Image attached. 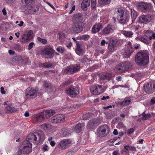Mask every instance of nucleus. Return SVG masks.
Returning a JSON list of instances; mask_svg holds the SVG:
<instances>
[{
    "label": "nucleus",
    "mask_w": 155,
    "mask_h": 155,
    "mask_svg": "<svg viewBox=\"0 0 155 155\" xmlns=\"http://www.w3.org/2000/svg\"><path fill=\"white\" fill-rule=\"evenodd\" d=\"M44 84L47 91L48 92H51L53 91V87L51 84L45 81Z\"/></svg>",
    "instance_id": "obj_28"
},
{
    "label": "nucleus",
    "mask_w": 155,
    "mask_h": 155,
    "mask_svg": "<svg viewBox=\"0 0 155 155\" xmlns=\"http://www.w3.org/2000/svg\"><path fill=\"white\" fill-rule=\"evenodd\" d=\"M71 144L72 142L70 140L63 139L60 142L59 147L61 150H64L70 147Z\"/></svg>",
    "instance_id": "obj_8"
},
{
    "label": "nucleus",
    "mask_w": 155,
    "mask_h": 155,
    "mask_svg": "<svg viewBox=\"0 0 155 155\" xmlns=\"http://www.w3.org/2000/svg\"><path fill=\"white\" fill-rule=\"evenodd\" d=\"M39 93L36 88H31L30 90H26L25 96L27 98H33L37 96L38 93Z\"/></svg>",
    "instance_id": "obj_12"
},
{
    "label": "nucleus",
    "mask_w": 155,
    "mask_h": 155,
    "mask_svg": "<svg viewBox=\"0 0 155 155\" xmlns=\"http://www.w3.org/2000/svg\"><path fill=\"white\" fill-rule=\"evenodd\" d=\"M100 121L99 119H94L90 120L87 125V127L88 129L93 128L94 127L99 124Z\"/></svg>",
    "instance_id": "obj_18"
},
{
    "label": "nucleus",
    "mask_w": 155,
    "mask_h": 155,
    "mask_svg": "<svg viewBox=\"0 0 155 155\" xmlns=\"http://www.w3.org/2000/svg\"><path fill=\"white\" fill-rule=\"evenodd\" d=\"M130 150H131L133 151L136 152V148L134 146H132L130 145Z\"/></svg>",
    "instance_id": "obj_60"
},
{
    "label": "nucleus",
    "mask_w": 155,
    "mask_h": 155,
    "mask_svg": "<svg viewBox=\"0 0 155 155\" xmlns=\"http://www.w3.org/2000/svg\"><path fill=\"white\" fill-rule=\"evenodd\" d=\"M66 94L72 97H74L79 94V91L76 89L71 87L66 91Z\"/></svg>",
    "instance_id": "obj_16"
},
{
    "label": "nucleus",
    "mask_w": 155,
    "mask_h": 155,
    "mask_svg": "<svg viewBox=\"0 0 155 155\" xmlns=\"http://www.w3.org/2000/svg\"><path fill=\"white\" fill-rule=\"evenodd\" d=\"M100 78H101V79L103 80L107 79L106 74H104L101 75V76Z\"/></svg>",
    "instance_id": "obj_56"
},
{
    "label": "nucleus",
    "mask_w": 155,
    "mask_h": 155,
    "mask_svg": "<svg viewBox=\"0 0 155 155\" xmlns=\"http://www.w3.org/2000/svg\"><path fill=\"white\" fill-rule=\"evenodd\" d=\"M91 92L94 95H99L104 91V87L100 85H96L92 86L90 88Z\"/></svg>",
    "instance_id": "obj_6"
},
{
    "label": "nucleus",
    "mask_w": 155,
    "mask_h": 155,
    "mask_svg": "<svg viewBox=\"0 0 155 155\" xmlns=\"http://www.w3.org/2000/svg\"><path fill=\"white\" fill-rule=\"evenodd\" d=\"M37 39L38 41L44 44H46L47 43V41L45 39H42L39 37H38Z\"/></svg>",
    "instance_id": "obj_45"
},
{
    "label": "nucleus",
    "mask_w": 155,
    "mask_h": 155,
    "mask_svg": "<svg viewBox=\"0 0 155 155\" xmlns=\"http://www.w3.org/2000/svg\"><path fill=\"white\" fill-rule=\"evenodd\" d=\"M118 12L117 20L122 24H124L127 20L129 15L123 9L117 8Z\"/></svg>",
    "instance_id": "obj_4"
},
{
    "label": "nucleus",
    "mask_w": 155,
    "mask_h": 155,
    "mask_svg": "<svg viewBox=\"0 0 155 155\" xmlns=\"http://www.w3.org/2000/svg\"><path fill=\"white\" fill-rule=\"evenodd\" d=\"M123 64H121L117 65L115 68V71L118 73H121L125 71Z\"/></svg>",
    "instance_id": "obj_25"
},
{
    "label": "nucleus",
    "mask_w": 155,
    "mask_h": 155,
    "mask_svg": "<svg viewBox=\"0 0 155 155\" xmlns=\"http://www.w3.org/2000/svg\"><path fill=\"white\" fill-rule=\"evenodd\" d=\"M80 69L79 66L77 65H74L67 67L65 72L69 74H72L78 71Z\"/></svg>",
    "instance_id": "obj_14"
},
{
    "label": "nucleus",
    "mask_w": 155,
    "mask_h": 155,
    "mask_svg": "<svg viewBox=\"0 0 155 155\" xmlns=\"http://www.w3.org/2000/svg\"><path fill=\"white\" fill-rule=\"evenodd\" d=\"M1 92L2 94H5V92L4 91V88L3 87H1Z\"/></svg>",
    "instance_id": "obj_63"
},
{
    "label": "nucleus",
    "mask_w": 155,
    "mask_h": 155,
    "mask_svg": "<svg viewBox=\"0 0 155 155\" xmlns=\"http://www.w3.org/2000/svg\"><path fill=\"white\" fill-rule=\"evenodd\" d=\"M90 38V36L88 35H80L78 37L79 39L81 40H83L86 41L88 40Z\"/></svg>",
    "instance_id": "obj_38"
},
{
    "label": "nucleus",
    "mask_w": 155,
    "mask_h": 155,
    "mask_svg": "<svg viewBox=\"0 0 155 155\" xmlns=\"http://www.w3.org/2000/svg\"><path fill=\"white\" fill-rule=\"evenodd\" d=\"M34 44V43L33 42L30 43L28 45V49L30 50Z\"/></svg>",
    "instance_id": "obj_58"
},
{
    "label": "nucleus",
    "mask_w": 155,
    "mask_h": 155,
    "mask_svg": "<svg viewBox=\"0 0 155 155\" xmlns=\"http://www.w3.org/2000/svg\"><path fill=\"white\" fill-rule=\"evenodd\" d=\"M149 60V57L147 53L140 52L137 54L135 61L139 65H146L148 63Z\"/></svg>",
    "instance_id": "obj_3"
},
{
    "label": "nucleus",
    "mask_w": 155,
    "mask_h": 155,
    "mask_svg": "<svg viewBox=\"0 0 155 155\" xmlns=\"http://www.w3.org/2000/svg\"><path fill=\"white\" fill-rule=\"evenodd\" d=\"M109 128L106 125L101 126L97 129L98 134L101 137H103L106 136L109 134Z\"/></svg>",
    "instance_id": "obj_7"
},
{
    "label": "nucleus",
    "mask_w": 155,
    "mask_h": 155,
    "mask_svg": "<svg viewBox=\"0 0 155 155\" xmlns=\"http://www.w3.org/2000/svg\"><path fill=\"white\" fill-rule=\"evenodd\" d=\"M2 12L4 15L5 16L7 15V12L5 8L2 10Z\"/></svg>",
    "instance_id": "obj_61"
},
{
    "label": "nucleus",
    "mask_w": 155,
    "mask_h": 155,
    "mask_svg": "<svg viewBox=\"0 0 155 155\" xmlns=\"http://www.w3.org/2000/svg\"><path fill=\"white\" fill-rule=\"evenodd\" d=\"M45 119V117L42 114H36L34 115L33 120L34 123L38 124L42 122Z\"/></svg>",
    "instance_id": "obj_19"
},
{
    "label": "nucleus",
    "mask_w": 155,
    "mask_h": 155,
    "mask_svg": "<svg viewBox=\"0 0 155 155\" xmlns=\"http://www.w3.org/2000/svg\"><path fill=\"white\" fill-rule=\"evenodd\" d=\"M71 29L74 32L78 33L83 30V27L79 23H75L72 25Z\"/></svg>",
    "instance_id": "obj_17"
},
{
    "label": "nucleus",
    "mask_w": 155,
    "mask_h": 155,
    "mask_svg": "<svg viewBox=\"0 0 155 155\" xmlns=\"http://www.w3.org/2000/svg\"><path fill=\"white\" fill-rule=\"evenodd\" d=\"M80 107V105L78 104H76L75 105H73L71 107L72 110H74L75 108H78Z\"/></svg>",
    "instance_id": "obj_50"
},
{
    "label": "nucleus",
    "mask_w": 155,
    "mask_h": 155,
    "mask_svg": "<svg viewBox=\"0 0 155 155\" xmlns=\"http://www.w3.org/2000/svg\"><path fill=\"white\" fill-rule=\"evenodd\" d=\"M128 46L129 47L126 50L125 54L127 56H130L133 53V48L132 46L131 43L130 41L127 42Z\"/></svg>",
    "instance_id": "obj_23"
},
{
    "label": "nucleus",
    "mask_w": 155,
    "mask_h": 155,
    "mask_svg": "<svg viewBox=\"0 0 155 155\" xmlns=\"http://www.w3.org/2000/svg\"><path fill=\"white\" fill-rule=\"evenodd\" d=\"M75 5H74L72 7L71 10H70L69 14H70L72 13L75 10Z\"/></svg>",
    "instance_id": "obj_59"
},
{
    "label": "nucleus",
    "mask_w": 155,
    "mask_h": 155,
    "mask_svg": "<svg viewBox=\"0 0 155 155\" xmlns=\"http://www.w3.org/2000/svg\"><path fill=\"white\" fill-rule=\"evenodd\" d=\"M134 131V130L133 128H131L129 129L127 131V134H130L132 133Z\"/></svg>",
    "instance_id": "obj_55"
},
{
    "label": "nucleus",
    "mask_w": 155,
    "mask_h": 155,
    "mask_svg": "<svg viewBox=\"0 0 155 155\" xmlns=\"http://www.w3.org/2000/svg\"><path fill=\"white\" fill-rule=\"evenodd\" d=\"M83 16L82 14L79 13L74 15L73 18L76 21L81 22L83 20Z\"/></svg>",
    "instance_id": "obj_27"
},
{
    "label": "nucleus",
    "mask_w": 155,
    "mask_h": 155,
    "mask_svg": "<svg viewBox=\"0 0 155 155\" xmlns=\"http://www.w3.org/2000/svg\"><path fill=\"white\" fill-rule=\"evenodd\" d=\"M153 32V31L150 30L146 31H144V33L149 36Z\"/></svg>",
    "instance_id": "obj_52"
},
{
    "label": "nucleus",
    "mask_w": 155,
    "mask_h": 155,
    "mask_svg": "<svg viewBox=\"0 0 155 155\" xmlns=\"http://www.w3.org/2000/svg\"><path fill=\"white\" fill-rule=\"evenodd\" d=\"M40 127L48 134H50L53 132L52 126L50 123L43 124L40 125Z\"/></svg>",
    "instance_id": "obj_15"
},
{
    "label": "nucleus",
    "mask_w": 155,
    "mask_h": 155,
    "mask_svg": "<svg viewBox=\"0 0 155 155\" xmlns=\"http://www.w3.org/2000/svg\"><path fill=\"white\" fill-rule=\"evenodd\" d=\"M32 151V144L30 142L26 140L24 141L22 146L16 153V155L27 154Z\"/></svg>",
    "instance_id": "obj_2"
},
{
    "label": "nucleus",
    "mask_w": 155,
    "mask_h": 155,
    "mask_svg": "<svg viewBox=\"0 0 155 155\" xmlns=\"http://www.w3.org/2000/svg\"><path fill=\"white\" fill-rule=\"evenodd\" d=\"M83 118L85 120H87L89 117V114H86L83 115Z\"/></svg>",
    "instance_id": "obj_53"
},
{
    "label": "nucleus",
    "mask_w": 155,
    "mask_h": 155,
    "mask_svg": "<svg viewBox=\"0 0 155 155\" xmlns=\"http://www.w3.org/2000/svg\"><path fill=\"white\" fill-rule=\"evenodd\" d=\"M111 0H98V3L101 5H104L110 3Z\"/></svg>",
    "instance_id": "obj_32"
},
{
    "label": "nucleus",
    "mask_w": 155,
    "mask_h": 155,
    "mask_svg": "<svg viewBox=\"0 0 155 155\" xmlns=\"http://www.w3.org/2000/svg\"><path fill=\"white\" fill-rule=\"evenodd\" d=\"M34 1L35 0H22V2L27 5L32 4Z\"/></svg>",
    "instance_id": "obj_39"
},
{
    "label": "nucleus",
    "mask_w": 155,
    "mask_h": 155,
    "mask_svg": "<svg viewBox=\"0 0 155 155\" xmlns=\"http://www.w3.org/2000/svg\"><path fill=\"white\" fill-rule=\"evenodd\" d=\"M22 38L20 40V41L22 43H25L28 41L29 40L28 38L26 36V35L24 33L21 37Z\"/></svg>",
    "instance_id": "obj_41"
},
{
    "label": "nucleus",
    "mask_w": 155,
    "mask_h": 155,
    "mask_svg": "<svg viewBox=\"0 0 155 155\" xmlns=\"http://www.w3.org/2000/svg\"><path fill=\"white\" fill-rule=\"evenodd\" d=\"M105 43H106L107 44H108L107 42H106L105 40H103L101 41V45H104L105 44Z\"/></svg>",
    "instance_id": "obj_64"
},
{
    "label": "nucleus",
    "mask_w": 155,
    "mask_h": 155,
    "mask_svg": "<svg viewBox=\"0 0 155 155\" xmlns=\"http://www.w3.org/2000/svg\"><path fill=\"white\" fill-rule=\"evenodd\" d=\"M41 64L43 67L46 68H51L53 67V64L51 63L48 62H46Z\"/></svg>",
    "instance_id": "obj_42"
},
{
    "label": "nucleus",
    "mask_w": 155,
    "mask_h": 155,
    "mask_svg": "<svg viewBox=\"0 0 155 155\" xmlns=\"http://www.w3.org/2000/svg\"><path fill=\"white\" fill-rule=\"evenodd\" d=\"M131 13L132 20L133 21L137 18V13L134 9H131Z\"/></svg>",
    "instance_id": "obj_37"
},
{
    "label": "nucleus",
    "mask_w": 155,
    "mask_h": 155,
    "mask_svg": "<svg viewBox=\"0 0 155 155\" xmlns=\"http://www.w3.org/2000/svg\"><path fill=\"white\" fill-rule=\"evenodd\" d=\"M66 35L63 32L59 33L57 35V37L60 39H62L65 38Z\"/></svg>",
    "instance_id": "obj_43"
},
{
    "label": "nucleus",
    "mask_w": 155,
    "mask_h": 155,
    "mask_svg": "<svg viewBox=\"0 0 155 155\" xmlns=\"http://www.w3.org/2000/svg\"><path fill=\"white\" fill-rule=\"evenodd\" d=\"M151 19V17L150 15H142L139 17V21L140 23H146L150 22Z\"/></svg>",
    "instance_id": "obj_20"
},
{
    "label": "nucleus",
    "mask_w": 155,
    "mask_h": 155,
    "mask_svg": "<svg viewBox=\"0 0 155 155\" xmlns=\"http://www.w3.org/2000/svg\"><path fill=\"white\" fill-rule=\"evenodd\" d=\"M45 138L44 134L42 130L30 134L28 137V139L36 144L42 142L45 140Z\"/></svg>",
    "instance_id": "obj_1"
},
{
    "label": "nucleus",
    "mask_w": 155,
    "mask_h": 155,
    "mask_svg": "<svg viewBox=\"0 0 155 155\" xmlns=\"http://www.w3.org/2000/svg\"><path fill=\"white\" fill-rule=\"evenodd\" d=\"M155 104V97L152 98L150 101V104L153 105Z\"/></svg>",
    "instance_id": "obj_62"
},
{
    "label": "nucleus",
    "mask_w": 155,
    "mask_h": 155,
    "mask_svg": "<svg viewBox=\"0 0 155 155\" xmlns=\"http://www.w3.org/2000/svg\"><path fill=\"white\" fill-rule=\"evenodd\" d=\"M117 27L114 25H108L102 31V34L104 35H108L111 33L114 30L116 29Z\"/></svg>",
    "instance_id": "obj_11"
},
{
    "label": "nucleus",
    "mask_w": 155,
    "mask_h": 155,
    "mask_svg": "<svg viewBox=\"0 0 155 155\" xmlns=\"http://www.w3.org/2000/svg\"><path fill=\"white\" fill-rule=\"evenodd\" d=\"M143 89L146 93H152L155 90V84H145L144 85Z\"/></svg>",
    "instance_id": "obj_9"
},
{
    "label": "nucleus",
    "mask_w": 155,
    "mask_h": 155,
    "mask_svg": "<svg viewBox=\"0 0 155 155\" xmlns=\"http://www.w3.org/2000/svg\"><path fill=\"white\" fill-rule=\"evenodd\" d=\"M28 12L30 14H33L37 11V9L36 8L35 6L31 7L30 8L28 9Z\"/></svg>",
    "instance_id": "obj_40"
},
{
    "label": "nucleus",
    "mask_w": 155,
    "mask_h": 155,
    "mask_svg": "<svg viewBox=\"0 0 155 155\" xmlns=\"http://www.w3.org/2000/svg\"><path fill=\"white\" fill-rule=\"evenodd\" d=\"M41 54L46 58H51L54 56V51L51 48L48 46L41 50Z\"/></svg>",
    "instance_id": "obj_5"
},
{
    "label": "nucleus",
    "mask_w": 155,
    "mask_h": 155,
    "mask_svg": "<svg viewBox=\"0 0 155 155\" xmlns=\"http://www.w3.org/2000/svg\"><path fill=\"white\" fill-rule=\"evenodd\" d=\"M91 8L94 9L96 7V0H91Z\"/></svg>",
    "instance_id": "obj_47"
},
{
    "label": "nucleus",
    "mask_w": 155,
    "mask_h": 155,
    "mask_svg": "<svg viewBox=\"0 0 155 155\" xmlns=\"http://www.w3.org/2000/svg\"><path fill=\"white\" fill-rule=\"evenodd\" d=\"M102 28V24L101 23H98L93 26L91 31L93 33H95L100 31Z\"/></svg>",
    "instance_id": "obj_21"
},
{
    "label": "nucleus",
    "mask_w": 155,
    "mask_h": 155,
    "mask_svg": "<svg viewBox=\"0 0 155 155\" xmlns=\"http://www.w3.org/2000/svg\"><path fill=\"white\" fill-rule=\"evenodd\" d=\"M140 41L144 43H147V39L144 37H142L141 38Z\"/></svg>",
    "instance_id": "obj_51"
},
{
    "label": "nucleus",
    "mask_w": 155,
    "mask_h": 155,
    "mask_svg": "<svg viewBox=\"0 0 155 155\" xmlns=\"http://www.w3.org/2000/svg\"><path fill=\"white\" fill-rule=\"evenodd\" d=\"M122 33L126 37L128 38L132 37L133 33L131 31H122Z\"/></svg>",
    "instance_id": "obj_34"
},
{
    "label": "nucleus",
    "mask_w": 155,
    "mask_h": 155,
    "mask_svg": "<svg viewBox=\"0 0 155 155\" xmlns=\"http://www.w3.org/2000/svg\"><path fill=\"white\" fill-rule=\"evenodd\" d=\"M57 51L61 53H63L65 51L64 48L62 47L59 46L56 48Z\"/></svg>",
    "instance_id": "obj_44"
},
{
    "label": "nucleus",
    "mask_w": 155,
    "mask_h": 155,
    "mask_svg": "<svg viewBox=\"0 0 155 155\" xmlns=\"http://www.w3.org/2000/svg\"><path fill=\"white\" fill-rule=\"evenodd\" d=\"M74 130L77 133H79L82 130V126L81 124H79L75 126Z\"/></svg>",
    "instance_id": "obj_36"
},
{
    "label": "nucleus",
    "mask_w": 155,
    "mask_h": 155,
    "mask_svg": "<svg viewBox=\"0 0 155 155\" xmlns=\"http://www.w3.org/2000/svg\"><path fill=\"white\" fill-rule=\"evenodd\" d=\"M125 71L130 70L131 67L130 63L128 62H125L123 63Z\"/></svg>",
    "instance_id": "obj_31"
},
{
    "label": "nucleus",
    "mask_w": 155,
    "mask_h": 155,
    "mask_svg": "<svg viewBox=\"0 0 155 155\" xmlns=\"http://www.w3.org/2000/svg\"><path fill=\"white\" fill-rule=\"evenodd\" d=\"M137 8L143 12H145L148 8H150V11H152L153 7L150 4H147L143 2H139L137 3Z\"/></svg>",
    "instance_id": "obj_10"
},
{
    "label": "nucleus",
    "mask_w": 155,
    "mask_h": 155,
    "mask_svg": "<svg viewBox=\"0 0 155 155\" xmlns=\"http://www.w3.org/2000/svg\"><path fill=\"white\" fill-rule=\"evenodd\" d=\"M130 102V99L128 97H127L125 98L123 101L119 99V101L118 102V103L121 106H125L129 104Z\"/></svg>",
    "instance_id": "obj_24"
},
{
    "label": "nucleus",
    "mask_w": 155,
    "mask_h": 155,
    "mask_svg": "<svg viewBox=\"0 0 155 155\" xmlns=\"http://www.w3.org/2000/svg\"><path fill=\"white\" fill-rule=\"evenodd\" d=\"M65 116L63 114L56 115L51 117V122L53 123H60L64 120Z\"/></svg>",
    "instance_id": "obj_13"
},
{
    "label": "nucleus",
    "mask_w": 155,
    "mask_h": 155,
    "mask_svg": "<svg viewBox=\"0 0 155 155\" xmlns=\"http://www.w3.org/2000/svg\"><path fill=\"white\" fill-rule=\"evenodd\" d=\"M76 44L77 45V47L76 48L77 50L79 51V52H81L82 51V50L81 47L80 45L77 41H76Z\"/></svg>",
    "instance_id": "obj_49"
},
{
    "label": "nucleus",
    "mask_w": 155,
    "mask_h": 155,
    "mask_svg": "<svg viewBox=\"0 0 155 155\" xmlns=\"http://www.w3.org/2000/svg\"><path fill=\"white\" fill-rule=\"evenodd\" d=\"M24 34H26V35H27L30 39L32 38L33 37L34 33L31 30L27 31L25 32Z\"/></svg>",
    "instance_id": "obj_35"
},
{
    "label": "nucleus",
    "mask_w": 155,
    "mask_h": 155,
    "mask_svg": "<svg viewBox=\"0 0 155 155\" xmlns=\"http://www.w3.org/2000/svg\"><path fill=\"white\" fill-rule=\"evenodd\" d=\"M106 74L107 79L108 80H110V79H112V78H114L115 76L114 74L110 73H106Z\"/></svg>",
    "instance_id": "obj_46"
},
{
    "label": "nucleus",
    "mask_w": 155,
    "mask_h": 155,
    "mask_svg": "<svg viewBox=\"0 0 155 155\" xmlns=\"http://www.w3.org/2000/svg\"><path fill=\"white\" fill-rule=\"evenodd\" d=\"M5 110L8 113H12L15 112L17 110L14 107H12L9 105L5 107Z\"/></svg>",
    "instance_id": "obj_33"
},
{
    "label": "nucleus",
    "mask_w": 155,
    "mask_h": 155,
    "mask_svg": "<svg viewBox=\"0 0 155 155\" xmlns=\"http://www.w3.org/2000/svg\"><path fill=\"white\" fill-rule=\"evenodd\" d=\"M151 116L150 114H144L143 115L142 119L143 120H145L149 118Z\"/></svg>",
    "instance_id": "obj_48"
},
{
    "label": "nucleus",
    "mask_w": 155,
    "mask_h": 155,
    "mask_svg": "<svg viewBox=\"0 0 155 155\" xmlns=\"http://www.w3.org/2000/svg\"><path fill=\"white\" fill-rule=\"evenodd\" d=\"M116 45L115 42L113 40L110 41L108 46V50L110 51H113L115 49Z\"/></svg>",
    "instance_id": "obj_29"
},
{
    "label": "nucleus",
    "mask_w": 155,
    "mask_h": 155,
    "mask_svg": "<svg viewBox=\"0 0 155 155\" xmlns=\"http://www.w3.org/2000/svg\"><path fill=\"white\" fill-rule=\"evenodd\" d=\"M42 149L44 151H47L48 150V147L46 144L43 147Z\"/></svg>",
    "instance_id": "obj_57"
},
{
    "label": "nucleus",
    "mask_w": 155,
    "mask_h": 155,
    "mask_svg": "<svg viewBox=\"0 0 155 155\" xmlns=\"http://www.w3.org/2000/svg\"><path fill=\"white\" fill-rule=\"evenodd\" d=\"M90 5L89 0H83L81 4L82 9L84 10H86L87 7Z\"/></svg>",
    "instance_id": "obj_26"
},
{
    "label": "nucleus",
    "mask_w": 155,
    "mask_h": 155,
    "mask_svg": "<svg viewBox=\"0 0 155 155\" xmlns=\"http://www.w3.org/2000/svg\"><path fill=\"white\" fill-rule=\"evenodd\" d=\"M130 145H127L124 146L123 149L120 151V153L122 154H125L129 153L130 150Z\"/></svg>",
    "instance_id": "obj_30"
},
{
    "label": "nucleus",
    "mask_w": 155,
    "mask_h": 155,
    "mask_svg": "<svg viewBox=\"0 0 155 155\" xmlns=\"http://www.w3.org/2000/svg\"><path fill=\"white\" fill-rule=\"evenodd\" d=\"M149 37V39L150 40H151L153 38V39H155V33L154 32H153L151 34V35Z\"/></svg>",
    "instance_id": "obj_54"
},
{
    "label": "nucleus",
    "mask_w": 155,
    "mask_h": 155,
    "mask_svg": "<svg viewBox=\"0 0 155 155\" xmlns=\"http://www.w3.org/2000/svg\"><path fill=\"white\" fill-rule=\"evenodd\" d=\"M55 113L54 110H48L43 112L42 114L45 118H46L50 117Z\"/></svg>",
    "instance_id": "obj_22"
}]
</instances>
